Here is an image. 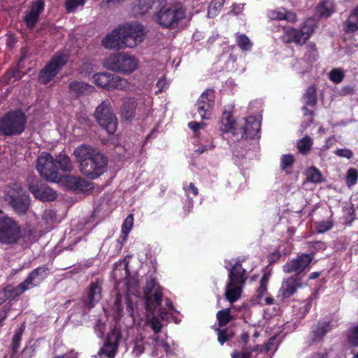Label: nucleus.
<instances>
[{
	"instance_id": "1",
	"label": "nucleus",
	"mask_w": 358,
	"mask_h": 358,
	"mask_svg": "<svg viewBox=\"0 0 358 358\" xmlns=\"http://www.w3.org/2000/svg\"><path fill=\"white\" fill-rule=\"evenodd\" d=\"M73 155L79 163L80 171L90 179H96L106 170L108 158L92 147L82 144L77 147Z\"/></svg>"
},
{
	"instance_id": "2",
	"label": "nucleus",
	"mask_w": 358,
	"mask_h": 358,
	"mask_svg": "<svg viewBox=\"0 0 358 358\" xmlns=\"http://www.w3.org/2000/svg\"><path fill=\"white\" fill-rule=\"evenodd\" d=\"M36 168L44 180L59 182L62 178L60 172H70L73 166L66 155L59 154L54 158L50 153L43 152L37 158Z\"/></svg>"
},
{
	"instance_id": "3",
	"label": "nucleus",
	"mask_w": 358,
	"mask_h": 358,
	"mask_svg": "<svg viewBox=\"0 0 358 358\" xmlns=\"http://www.w3.org/2000/svg\"><path fill=\"white\" fill-rule=\"evenodd\" d=\"M313 258V255L302 254L296 259L285 264L283 270L285 273H295L296 274L282 282L279 292L283 299L291 297L296 293L297 288L302 287L301 278L299 276V274L308 266Z\"/></svg>"
},
{
	"instance_id": "4",
	"label": "nucleus",
	"mask_w": 358,
	"mask_h": 358,
	"mask_svg": "<svg viewBox=\"0 0 358 358\" xmlns=\"http://www.w3.org/2000/svg\"><path fill=\"white\" fill-rule=\"evenodd\" d=\"M3 198L18 215H25L30 207V197L18 182H10L6 185Z\"/></svg>"
},
{
	"instance_id": "5",
	"label": "nucleus",
	"mask_w": 358,
	"mask_h": 358,
	"mask_svg": "<svg viewBox=\"0 0 358 358\" xmlns=\"http://www.w3.org/2000/svg\"><path fill=\"white\" fill-rule=\"evenodd\" d=\"M27 116L20 109L10 110L0 117V135H20L25 129Z\"/></svg>"
},
{
	"instance_id": "6",
	"label": "nucleus",
	"mask_w": 358,
	"mask_h": 358,
	"mask_svg": "<svg viewBox=\"0 0 358 358\" xmlns=\"http://www.w3.org/2000/svg\"><path fill=\"white\" fill-rule=\"evenodd\" d=\"M162 5L157 8L155 14L156 21L166 28H173L185 16V10L178 6L167 3L160 0Z\"/></svg>"
},
{
	"instance_id": "7",
	"label": "nucleus",
	"mask_w": 358,
	"mask_h": 358,
	"mask_svg": "<svg viewBox=\"0 0 358 358\" xmlns=\"http://www.w3.org/2000/svg\"><path fill=\"white\" fill-rule=\"evenodd\" d=\"M103 65L107 69L113 71L130 73L136 69L138 61L132 55L115 53L104 59Z\"/></svg>"
},
{
	"instance_id": "8",
	"label": "nucleus",
	"mask_w": 358,
	"mask_h": 358,
	"mask_svg": "<svg viewBox=\"0 0 358 358\" xmlns=\"http://www.w3.org/2000/svg\"><path fill=\"white\" fill-rule=\"evenodd\" d=\"M94 116L99 126L109 134H113L116 131L118 121L108 100L102 101L96 108Z\"/></svg>"
},
{
	"instance_id": "9",
	"label": "nucleus",
	"mask_w": 358,
	"mask_h": 358,
	"mask_svg": "<svg viewBox=\"0 0 358 358\" xmlns=\"http://www.w3.org/2000/svg\"><path fill=\"white\" fill-rule=\"evenodd\" d=\"M147 110V106L143 99L127 97L122 99L120 114L122 120L131 122L136 117L144 116Z\"/></svg>"
},
{
	"instance_id": "10",
	"label": "nucleus",
	"mask_w": 358,
	"mask_h": 358,
	"mask_svg": "<svg viewBox=\"0 0 358 358\" xmlns=\"http://www.w3.org/2000/svg\"><path fill=\"white\" fill-rule=\"evenodd\" d=\"M94 83L107 90L115 89L124 90L129 87L127 80L120 76L107 72L97 73L93 76Z\"/></svg>"
},
{
	"instance_id": "11",
	"label": "nucleus",
	"mask_w": 358,
	"mask_h": 358,
	"mask_svg": "<svg viewBox=\"0 0 358 358\" xmlns=\"http://www.w3.org/2000/svg\"><path fill=\"white\" fill-rule=\"evenodd\" d=\"M120 28L124 48H134L143 41L145 33L143 27L139 23L127 24Z\"/></svg>"
},
{
	"instance_id": "12",
	"label": "nucleus",
	"mask_w": 358,
	"mask_h": 358,
	"mask_svg": "<svg viewBox=\"0 0 358 358\" xmlns=\"http://www.w3.org/2000/svg\"><path fill=\"white\" fill-rule=\"evenodd\" d=\"M21 238L20 226L10 217L0 218V243H16Z\"/></svg>"
},
{
	"instance_id": "13",
	"label": "nucleus",
	"mask_w": 358,
	"mask_h": 358,
	"mask_svg": "<svg viewBox=\"0 0 358 358\" xmlns=\"http://www.w3.org/2000/svg\"><path fill=\"white\" fill-rule=\"evenodd\" d=\"M68 57L66 55L54 56L39 72L38 81L42 84L48 83L66 64Z\"/></svg>"
},
{
	"instance_id": "14",
	"label": "nucleus",
	"mask_w": 358,
	"mask_h": 358,
	"mask_svg": "<svg viewBox=\"0 0 358 358\" xmlns=\"http://www.w3.org/2000/svg\"><path fill=\"white\" fill-rule=\"evenodd\" d=\"M144 297L145 300V309L148 312H153L157 306L162 304V288L155 279L150 278L147 281L144 289Z\"/></svg>"
},
{
	"instance_id": "15",
	"label": "nucleus",
	"mask_w": 358,
	"mask_h": 358,
	"mask_svg": "<svg viewBox=\"0 0 358 358\" xmlns=\"http://www.w3.org/2000/svg\"><path fill=\"white\" fill-rule=\"evenodd\" d=\"M214 91L210 89L205 90L196 101L197 113H195L194 116L198 115L202 120H208L214 106Z\"/></svg>"
},
{
	"instance_id": "16",
	"label": "nucleus",
	"mask_w": 358,
	"mask_h": 358,
	"mask_svg": "<svg viewBox=\"0 0 358 358\" xmlns=\"http://www.w3.org/2000/svg\"><path fill=\"white\" fill-rule=\"evenodd\" d=\"M121 338L118 331L113 330L108 336L104 345L99 350L95 358H113L115 355L117 348Z\"/></svg>"
},
{
	"instance_id": "17",
	"label": "nucleus",
	"mask_w": 358,
	"mask_h": 358,
	"mask_svg": "<svg viewBox=\"0 0 358 358\" xmlns=\"http://www.w3.org/2000/svg\"><path fill=\"white\" fill-rule=\"evenodd\" d=\"M28 188L36 199L43 201H54L57 196V192L45 184L29 182Z\"/></svg>"
},
{
	"instance_id": "18",
	"label": "nucleus",
	"mask_w": 358,
	"mask_h": 358,
	"mask_svg": "<svg viewBox=\"0 0 358 358\" xmlns=\"http://www.w3.org/2000/svg\"><path fill=\"white\" fill-rule=\"evenodd\" d=\"M44 7L43 0H34L31 2L29 10L24 12V22L29 29H32L35 27Z\"/></svg>"
},
{
	"instance_id": "19",
	"label": "nucleus",
	"mask_w": 358,
	"mask_h": 358,
	"mask_svg": "<svg viewBox=\"0 0 358 358\" xmlns=\"http://www.w3.org/2000/svg\"><path fill=\"white\" fill-rule=\"evenodd\" d=\"M101 281L96 280L92 282L87 289V295L82 299L84 306L88 309L92 308L95 303H98L101 299Z\"/></svg>"
},
{
	"instance_id": "20",
	"label": "nucleus",
	"mask_w": 358,
	"mask_h": 358,
	"mask_svg": "<svg viewBox=\"0 0 358 358\" xmlns=\"http://www.w3.org/2000/svg\"><path fill=\"white\" fill-rule=\"evenodd\" d=\"M330 330V322H319L313 326L310 332V338L307 341L308 346L322 342Z\"/></svg>"
},
{
	"instance_id": "21",
	"label": "nucleus",
	"mask_w": 358,
	"mask_h": 358,
	"mask_svg": "<svg viewBox=\"0 0 358 358\" xmlns=\"http://www.w3.org/2000/svg\"><path fill=\"white\" fill-rule=\"evenodd\" d=\"M246 271L243 268L240 262H237L229 270V286H243L245 282Z\"/></svg>"
},
{
	"instance_id": "22",
	"label": "nucleus",
	"mask_w": 358,
	"mask_h": 358,
	"mask_svg": "<svg viewBox=\"0 0 358 358\" xmlns=\"http://www.w3.org/2000/svg\"><path fill=\"white\" fill-rule=\"evenodd\" d=\"M101 44L103 47L107 49H123V41L122 39V35L120 28H117L112 31L111 33L106 35L101 41Z\"/></svg>"
},
{
	"instance_id": "23",
	"label": "nucleus",
	"mask_w": 358,
	"mask_h": 358,
	"mask_svg": "<svg viewBox=\"0 0 358 358\" xmlns=\"http://www.w3.org/2000/svg\"><path fill=\"white\" fill-rule=\"evenodd\" d=\"M66 187L76 192H85L93 188V183L82 178L73 176H69L65 178Z\"/></svg>"
},
{
	"instance_id": "24",
	"label": "nucleus",
	"mask_w": 358,
	"mask_h": 358,
	"mask_svg": "<svg viewBox=\"0 0 358 358\" xmlns=\"http://www.w3.org/2000/svg\"><path fill=\"white\" fill-rule=\"evenodd\" d=\"M261 124L255 117L250 116L245 119V124L241 127L242 137L245 138H255L259 137Z\"/></svg>"
},
{
	"instance_id": "25",
	"label": "nucleus",
	"mask_w": 358,
	"mask_h": 358,
	"mask_svg": "<svg viewBox=\"0 0 358 358\" xmlns=\"http://www.w3.org/2000/svg\"><path fill=\"white\" fill-rule=\"evenodd\" d=\"M69 94L73 97L87 96L92 93L95 88L94 86L81 81H72L69 84Z\"/></svg>"
},
{
	"instance_id": "26",
	"label": "nucleus",
	"mask_w": 358,
	"mask_h": 358,
	"mask_svg": "<svg viewBox=\"0 0 358 358\" xmlns=\"http://www.w3.org/2000/svg\"><path fill=\"white\" fill-rule=\"evenodd\" d=\"M48 268L45 266H39L33 270L24 280L29 288L38 285L48 275Z\"/></svg>"
},
{
	"instance_id": "27",
	"label": "nucleus",
	"mask_w": 358,
	"mask_h": 358,
	"mask_svg": "<svg viewBox=\"0 0 358 358\" xmlns=\"http://www.w3.org/2000/svg\"><path fill=\"white\" fill-rule=\"evenodd\" d=\"M161 5L160 0H136L133 5L132 10L135 15H143L150 9L156 10Z\"/></svg>"
},
{
	"instance_id": "28",
	"label": "nucleus",
	"mask_w": 358,
	"mask_h": 358,
	"mask_svg": "<svg viewBox=\"0 0 358 358\" xmlns=\"http://www.w3.org/2000/svg\"><path fill=\"white\" fill-rule=\"evenodd\" d=\"M285 32L287 36L285 40L287 43H294L297 45H303L308 41V38L300 29H296L292 27H287L285 28Z\"/></svg>"
},
{
	"instance_id": "29",
	"label": "nucleus",
	"mask_w": 358,
	"mask_h": 358,
	"mask_svg": "<svg viewBox=\"0 0 358 358\" xmlns=\"http://www.w3.org/2000/svg\"><path fill=\"white\" fill-rule=\"evenodd\" d=\"M242 289V286H229V284L227 283L224 294L226 299L230 303L236 301L241 296Z\"/></svg>"
},
{
	"instance_id": "30",
	"label": "nucleus",
	"mask_w": 358,
	"mask_h": 358,
	"mask_svg": "<svg viewBox=\"0 0 358 358\" xmlns=\"http://www.w3.org/2000/svg\"><path fill=\"white\" fill-rule=\"evenodd\" d=\"M29 289L30 288L27 284H24V281H23L17 287H13L10 285H7L4 288V292L7 293L10 298L14 299Z\"/></svg>"
},
{
	"instance_id": "31",
	"label": "nucleus",
	"mask_w": 358,
	"mask_h": 358,
	"mask_svg": "<svg viewBox=\"0 0 358 358\" xmlns=\"http://www.w3.org/2000/svg\"><path fill=\"white\" fill-rule=\"evenodd\" d=\"M234 120L230 113L224 112L221 119V130L224 132L231 131L234 129Z\"/></svg>"
},
{
	"instance_id": "32",
	"label": "nucleus",
	"mask_w": 358,
	"mask_h": 358,
	"mask_svg": "<svg viewBox=\"0 0 358 358\" xmlns=\"http://www.w3.org/2000/svg\"><path fill=\"white\" fill-rule=\"evenodd\" d=\"M303 99L306 100V106H314L317 104V98L316 93V88L315 86H310L306 90V92L303 96Z\"/></svg>"
},
{
	"instance_id": "33",
	"label": "nucleus",
	"mask_w": 358,
	"mask_h": 358,
	"mask_svg": "<svg viewBox=\"0 0 358 358\" xmlns=\"http://www.w3.org/2000/svg\"><path fill=\"white\" fill-rule=\"evenodd\" d=\"M334 11L333 3L329 1H324L317 7V12L320 17H327Z\"/></svg>"
},
{
	"instance_id": "34",
	"label": "nucleus",
	"mask_w": 358,
	"mask_h": 358,
	"mask_svg": "<svg viewBox=\"0 0 358 358\" xmlns=\"http://www.w3.org/2000/svg\"><path fill=\"white\" fill-rule=\"evenodd\" d=\"M216 317L218 320V324L220 327H224L227 325L233 320V317L231 315L230 308H225L219 310L217 313Z\"/></svg>"
},
{
	"instance_id": "35",
	"label": "nucleus",
	"mask_w": 358,
	"mask_h": 358,
	"mask_svg": "<svg viewBox=\"0 0 358 358\" xmlns=\"http://www.w3.org/2000/svg\"><path fill=\"white\" fill-rule=\"evenodd\" d=\"M124 298L120 294H117L115 296V299L113 302L112 310L115 317L120 319L123 315V301Z\"/></svg>"
},
{
	"instance_id": "36",
	"label": "nucleus",
	"mask_w": 358,
	"mask_h": 358,
	"mask_svg": "<svg viewBox=\"0 0 358 358\" xmlns=\"http://www.w3.org/2000/svg\"><path fill=\"white\" fill-rule=\"evenodd\" d=\"M313 145L312 138L306 136L297 143V148L302 155H307L311 150Z\"/></svg>"
},
{
	"instance_id": "37",
	"label": "nucleus",
	"mask_w": 358,
	"mask_h": 358,
	"mask_svg": "<svg viewBox=\"0 0 358 358\" xmlns=\"http://www.w3.org/2000/svg\"><path fill=\"white\" fill-rule=\"evenodd\" d=\"M307 180L313 183H319L322 181V177L319 169L314 166H311L306 170V172Z\"/></svg>"
},
{
	"instance_id": "38",
	"label": "nucleus",
	"mask_w": 358,
	"mask_h": 358,
	"mask_svg": "<svg viewBox=\"0 0 358 358\" xmlns=\"http://www.w3.org/2000/svg\"><path fill=\"white\" fill-rule=\"evenodd\" d=\"M295 162V159L293 155H283L280 160V168L282 171H285L287 174H290L291 171L288 170L289 168L292 167Z\"/></svg>"
},
{
	"instance_id": "39",
	"label": "nucleus",
	"mask_w": 358,
	"mask_h": 358,
	"mask_svg": "<svg viewBox=\"0 0 358 358\" xmlns=\"http://www.w3.org/2000/svg\"><path fill=\"white\" fill-rule=\"evenodd\" d=\"M348 341L354 346H358V324L351 327L346 332Z\"/></svg>"
},
{
	"instance_id": "40",
	"label": "nucleus",
	"mask_w": 358,
	"mask_h": 358,
	"mask_svg": "<svg viewBox=\"0 0 358 358\" xmlns=\"http://www.w3.org/2000/svg\"><path fill=\"white\" fill-rule=\"evenodd\" d=\"M236 41L239 48L243 50H249L252 48V43L249 38L245 34H236Z\"/></svg>"
},
{
	"instance_id": "41",
	"label": "nucleus",
	"mask_w": 358,
	"mask_h": 358,
	"mask_svg": "<svg viewBox=\"0 0 358 358\" xmlns=\"http://www.w3.org/2000/svg\"><path fill=\"white\" fill-rule=\"evenodd\" d=\"M134 224V217L132 214L129 215L124 220L122 226V233L124 235L123 240H125Z\"/></svg>"
},
{
	"instance_id": "42",
	"label": "nucleus",
	"mask_w": 358,
	"mask_h": 358,
	"mask_svg": "<svg viewBox=\"0 0 358 358\" xmlns=\"http://www.w3.org/2000/svg\"><path fill=\"white\" fill-rule=\"evenodd\" d=\"M358 179V170L355 168H350L347 171L346 183L348 187L356 184Z\"/></svg>"
},
{
	"instance_id": "43",
	"label": "nucleus",
	"mask_w": 358,
	"mask_h": 358,
	"mask_svg": "<svg viewBox=\"0 0 358 358\" xmlns=\"http://www.w3.org/2000/svg\"><path fill=\"white\" fill-rule=\"evenodd\" d=\"M345 74L340 69H334L329 72V79L334 83H340L344 78Z\"/></svg>"
},
{
	"instance_id": "44",
	"label": "nucleus",
	"mask_w": 358,
	"mask_h": 358,
	"mask_svg": "<svg viewBox=\"0 0 358 358\" xmlns=\"http://www.w3.org/2000/svg\"><path fill=\"white\" fill-rule=\"evenodd\" d=\"M315 27L314 21L311 19H308L304 22L303 26L300 29L304 33L306 37L308 39L310 35L314 32Z\"/></svg>"
},
{
	"instance_id": "45",
	"label": "nucleus",
	"mask_w": 358,
	"mask_h": 358,
	"mask_svg": "<svg viewBox=\"0 0 358 358\" xmlns=\"http://www.w3.org/2000/svg\"><path fill=\"white\" fill-rule=\"evenodd\" d=\"M85 0H66V9L68 13L74 12L78 6H83Z\"/></svg>"
},
{
	"instance_id": "46",
	"label": "nucleus",
	"mask_w": 358,
	"mask_h": 358,
	"mask_svg": "<svg viewBox=\"0 0 358 358\" xmlns=\"http://www.w3.org/2000/svg\"><path fill=\"white\" fill-rule=\"evenodd\" d=\"M343 31L347 34L355 33L358 31V23L347 19L343 23Z\"/></svg>"
},
{
	"instance_id": "47",
	"label": "nucleus",
	"mask_w": 358,
	"mask_h": 358,
	"mask_svg": "<svg viewBox=\"0 0 358 358\" xmlns=\"http://www.w3.org/2000/svg\"><path fill=\"white\" fill-rule=\"evenodd\" d=\"M23 329H20L17 332H16L13 338L12 342V350L13 353H16L17 352L20 343L22 340Z\"/></svg>"
},
{
	"instance_id": "48",
	"label": "nucleus",
	"mask_w": 358,
	"mask_h": 358,
	"mask_svg": "<svg viewBox=\"0 0 358 358\" xmlns=\"http://www.w3.org/2000/svg\"><path fill=\"white\" fill-rule=\"evenodd\" d=\"M148 326L153 330L155 334L159 333L162 329V324L159 320V319L153 316L150 319H149L147 322Z\"/></svg>"
},
{
	"instance_id": "49",
	"label": "nucleus",
	"mask_w": 358,
	"mask_h": 358,
	"mask_svg": "<svg viewBox=\"0 0 358 358\" xmlns=\"http://www.w3.org/2000/svg\"><path fill=\"white\" fill-rule=\"evenodd\" d=\"M42 218L48 224L52 223L57 220V215L55 212L51 209L45 210L43 214Z\"/></svg>"
},
{
	"instance_id": "50",
	"label": "nucleus",
	"mask_w": 358,
	"mask_h": 358,
	"mask_svg": "<svg viewBox=\"0 0 358 358\" xmlns=\"http://www.w3.org/2000/svg\"><path fill=\"white\" fill-rule=\"evenodd\" d=\"M76 118L84 126L90 127L92 124L91 119L85 113L80 112L77 113Z\"/></svg>"
},
{
	"instance_id": "51",
	"label": "nucleus",
	"mask_w": 358,
	"mask_h": 358,
	"mask_svg": "<svg viewBox=\"0 0 358 358\" xmlns=\"http://www.w3.org/2000/svg\"><path fill=\"white\" fill-rule=\"evenodd\" d=\"M144 345L141 339H136L134 342V346L133 348V354L136 357L140 356L144 352Z\"/></svg>"
},
{
	"instance_id": "52",
	"label": "nucleus",
	"mask_w": 358,
	"mask_h": 358,
	"mask_svg": "<svg viewBox=\"0 0 358 358\" xmlns=\"http://www.w3.org/2000/svg\"><path fill=\"white\" fill-rule=\"evenodd\" d=\"M126 285L127 290L133 293L138 287V281L136 278L131 277L127 280Z\"/></svg>"
},
{
	"instance_id": "53",
	"label": "nucleus",
	"mask_w": 358,
	"mask_h": 358,
	"mask_svg": "<svg viewBox=\"0 0 358 358\" xmlns=\"http://www.w3.org/2000/svg\"><path fill=\"white\" fill-rule=\"evenodd\" d=\"M332 227L331 221H322L317 224V231L318 233H324Z\"/></svg>"
},
{
	"instance_id": "54",
	"label": "nucleus",
	"mask_w": 358,
	"mask_h": 358,
	"mask_svg": "<svg viewBox=\"0 0 358 358\" xmlns=\"http://www.w3.org/2000/svg\"><path fill=\"white\" fill-rule=\"evenodd\" d=\"M335 153L339 157H345L347 159H351L353 157V152L347 148L338 149L336 150Z\"/></svg>"
},
{
	"instance_id": "55",
	"label": "nucleus",
	"mask_w": 358,
	"mask_h": 358,
	"mask_svg": "<svg viewBox=\"0 0 358 358\" xmlns=\"http://www.w3.org/2000/svg\"><path fill=\"white\" fill-rule=\"evenodd\" d=\"M218 341L221 345L224 344L228 340V336L225 329H218Z\"/></svg>"
},
{
	"instance_id": "56",
	"label": "nucleus",
	"mask_w": 358,
	"mask_h": 358,
	"mask_svg": "<svg viewBox=\"0 0 358 358\" xmlns=\"http://www.w3.org/2000/svg\"><path fill=\"white\" fill-rule=\"evenodd\" d=\"M232 358H250L251 357V351L240 352H234L231 355Z\"/></svg>"
},
{
	"instance_id": "57",
	"label": "nucleus",
	"mask_w": 358,
	"mask_h": 358,
	"mask_svg": "<svg viewBox=\"0 0 358 358\" xmlns=\"http://www.w3.org/2000/svg\"><path fill=\"white\" fill-rule=\"evenodd\" d=\"M124 302L127 303V311L128 312L129 315L133 317H134V308L132 303L130 301L129 296H126L124 298Z\"/></svg>"
},
{
	"instance_id": "58",
	"label": "nucleus",
	"mask_w": 358,
	"mask_h": 358,
	"mask_svg": "<svg viewBox=\"0 0 358 358\" xmlns=\"http://www.w3.org/2000/svg\"><path fill=\"white\" fill-rule=\"evenodd\" d=\"M275 341V337L273 336L268 339L266 343L264 346V351L267 352L271 350V346L274 345Z\"/></svg>"
},
{
	"instance_id": "59",
	"label": "nucleus",
	"mask_w": 358,
	"mask_h": 358,
	"mask_svg": "<svg viewBox=\"0 0 358 358\" xmlns=\"http://www.w3.org/2000/svg\"><path fill=\"white\" fill-rule=\"evenodd\" d=\"M348 19L358 23V6L352 10Z\"/></svg>"
},
{
	"instance_id": "60",
	"label": "nucleus",
	"mask_w": 358,
	"mask_h": 358,
	"mask_svg": "<svg viewBox=\"0 0 358 358\" xmlns=\"http://www.w3.org/2000/svg\"><path fill=\"white\" fill-rule=\"evenodd\" d=\"M206 124L204 123H199L196 122H191L189 123V127L196 132L199 129L203 128Z\"/></svg>"
},
{
	"instance_id": "61",
	"label": "nucleus",
	"mask_w": 358,
	"mask_h": 358,
	"mask_svg": "<svg viewBox=\"0 0 358 358\" xmlns=\"http://www.w3.org/2000/svg\"><path fill=\"white\" fill-rule=\"evenodd\" d=\"M224 0H213L210 3V8L215 9L220 8L222 6Z\"/></svg>"
},
{
	"instance_id": "62",
	"label": "nucleus",
	"mask_w": 358,
	"mask_h": 358,
	"mask_svg": "<svg viewBox=\"0 0 358 358\" xmlns=\"http://www.w3.org/2000/svg\"><path fill=\"white\" fill-rule=\"evenodd\" d=\"M270 17L273 20H284L285 15L280 12H272Z\"/></svg>"
},
{
	"instance_id": "63",
	"label": "nucleus",
	"mask_w": 358,
	"mask_h": 358,
	"mask_svg": "<svg viewBox=\"0 0 358 358\" xmlns=\"http://www.w3.org/2000/svg\"><path fill=\"white\" fill-rule=\"evenodd\" d=\"M257 297L262 298L263 295L266 292V285H260L259 287L257 289Z\"/></svg>"
},
{
	"instance_id": "64",
	"label": "nucleus",
	"mask_w": 358,
	"mask_h": 358,
	"mask_svg": "<svg viewBox=\"0 0 358 358\" xmlns=\"http://www.w3.org/2000/svg\"><path fill=\"white\" fill-rule=\"evenodd\" d=\"M310 358H328V354L327 352H316L313 354Z\"/></svg>"
}]
</instances>
